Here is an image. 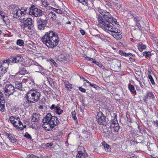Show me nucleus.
<instances>
[{"label": "nucleus", "mask_w": 158, "mask_h": 158, "mask_svg": "<svg viewBox=\"0 0 158 158\" xmlns=\"http://www.w3.org/2000/svg\"><path fill=\"white\" fill-rule=\"evenodd\" d=\"M41 40L48 48H54L58 45L59 38L56 32L49 31L45 33L42 37Z\"/></svg>", "instance_id": "f257e3e1"}, {"label": "nucleus", "mask_w": 158, "mask_h": 158, "mask_svg": "<svg viewBox=\"0 0 158 158\" xmlns=\"http://www.w3.org/2000/svg\"><path fill=\"white\" fill-rule=\"evenodd\" d=\"M100 13L103 16V18L100 15H98L97 18L98 21L100 24V26L103 30H105L106 28L105 27L108 26L110 23H115L116 19H114L109 12L101 10Z\"/></svg>", "instance_id": "f03ea898"}, {"label": "nucleus", "mask_w": 158, "mask_h": 158, "mask_svg": "<svg viewBox=\"0 0 158 158\" xmlns=\"http://www.w3.org/2000/svg\"><path fill=\"white\" fill-rule=\"evenodd\" d=\"M42 125L44 128H46L44 125L46 124L48 125L51 128H53L57 126L59 123L58 118L55 116H52L50 113H48L43 119Z\"/></svg>", "instance_id": "7ed1b4c3"}, {"label": "nucleus", "mask_w": 158, "mask_h": 158, "mask_svg": "<svg viewBox=\"0 0 158 158\" xmlns=\"http://www.w3.org/2000/svg\"><path fill=\"white\" fill-rule=\"evenodd\" d=\"M12 8H12V14L15 18L19 19H24L23 16L27 13V10L28 8L22 7L20 9L18 7L15 6Z\"/></svg>", "instance_id": "20e7f679"}, {"label": "nucleus", "mask_w": 158, "mask_h": 158, "mask_svg": "<svg viewBox=\"0 0 158 158\" xmlns=\"http://www.w3.org/2000/svg\"><path fill=\"white\" fill-rule=\"evenodd\" d=\"M40 93L36 90H31L27 94L26 98L27 101L31 103H35L40 99Z\"/></svg>", "instance_id": "39448f33"}, {"label": "nucleus", "mask_w": 158, "mask_h": 158, "mask_svg": "<svg viewBox=\"0 0 158 158\" xmlns=\"http://www.w3.org/2000/svg\"><path fill=\"white\" fill-rule=\"evenodd\" d=\"M96 119L97 122L99 124L104 125L106 124V117L101 112H98Z\"/></svg>", "instance_id": "423d86ee"}, {"label": "nucleus", "mask_w": 158, "mask_h": 158, "mask_svg": "<svg viewBox=\"0 0 158 158\" xmlns=\"http://www.w3.org/2000/svg\"><path fill=\"white\" fill-rule=\"evenodd\" d=\"M15 88L11 84H7L4 89L5 94L7 96L12 95L15 92Z\"/></svg>", "instance_id": "0eeeda50"}, {"label": "nucleus", "mask_w": 158, "mask_h": 158, "mask_svg": "<svg viewBox=\"0 0 158 158\" xmlns=\"http://www.w3.org/2000/svg\"><path fill=\"white\" fill-rule=\"evenodd\" d=\"M117 22L116 21L115 23H110L109 24H108V26H107L106 27H106L105 30L111 32L112 34H115L117 33H120V30L119 29L115 27L112 25H114V24H117Z\"/></svg>", "instance_id": "6e6552de"}, {"label": "nucleus", "mask_w": 158, "mask_h": 158, "mask_svg": "<svg viewBox=\"0 0 158 158\" xmlns=\"http://www.w3.org/2000/svg\"><path fill=\"white\" fill-rule=\"evenodd\" d=\"M111 129L114 132H118L119 129V126L116 118L112 119L110 123Z\"/></svg>", "instance_id": "1a4fd4ad"}, {"label": "nucleus", "mask_w": 158, "mask_h": 158, "mask_svg": "<svg viewBox=\"0 0 158 158\" xmlns=\"http://www.w3.org/2000/svg\"><path fill=\"white\" fill-rule=\"evenodd\" d=\"M31 13L32 15L35 17L42 16L44 14L43 12L40 9L37 8H35L32 10Z\"/></svg>", "instance_id": "9d476101"}, {"label": "nucleus", "mask_w": 158, "mask_h": 158, "mask_svg": "<svg viewBox=\"0 0 158 158\" xmlns=\"http://www.w3.org/2000/svg\"><path fill=\"white\" fill-rule=\"evenodd\" d=\"M5 101L4 99L3 94L0 91V110L3 112L5 109Z\"/></svg>", "instance_id": "9b49d317"}, {"label": "nucleus", "mask_w": 158, "mask_h": 158, "mask_svg": "<svg viewBox=\"0 0 158 158\" xmlns=\"http://www.w3.org/2000/svg\"><path fill=\"white\" fill-rule=\"evenodd\" d=\"M81 150H84V152H79L76 155V158H87L88 156V155L84 150V148L81 146L80 147Z\"/></svg>", "instance_id": "f8f14e48"}, {"label": "nucleus", "mask_w": 158, "mask_h": 158, "mask_svg": "<svg viewBox=\"0 0 158 158\" xmlns=\"http://www.w3.org/2000/svg\"><path fill=\"white\" fill-rule=\"evenodd\" d=\"M23 59L21 56H13L11 57L9 61L15 63L21 62Z\"/></svg>", "instance_id": "ddd939ff"}, {"label": "nucleus", "mask_w": 158, "mask_h": 158, "mask_svg": "<svg viewBox=\"0 0 158 158\" xmlns=\"http://www.w3.org/2000/svg\"><path fill=\"white\" fill-rule=\"evenodd\" d=\"M50 109L55 112L58 114L60 115L63 112V110H61L60 107L57 106H56L54 104H52L50 107Z\"/></svg>", "instance_id": "4468645a"}, {"label": "nucleus", "mask_w": 158, "mask_h": 158, "mask_svg": "<svg viewBox=\"0 0 158 158\" xmlns=\"http://www.w3.org/2000/svg\"><path fill=\"white\" fill-rule=\"evenodd\" d=\"M9 63V61L8 60H3L2 63L0 64V67L2 68L3 70H6L8 68Z\"/></svg>", "instance_id": "2eb2a0df"}, {"label": "nucleus", "mask_w": 158, "mask_h": 158, "mask_svg": "<svg viewBox=\"0 0 158 158\" xmlns=\"http://www.w3.org/2000/svg\"><path fill=\"white\" fill-rule=\"evenodd\" d=\"M21 28L25 32H29L32 31V26L22 24Z\"/></svg>", "instance_id": "dca6fc26"}, {"label": "nucleus", "mask_w": 158, "mask_h": 158, "mask_svg": "<svg viewBox=\"0 0 158 158\" xmlns=\"http://www.w3.org/2000/svg\"><path fill=\"white\" fill-rule=\"evenodd\" d=\"M48 17L49 18L52 19V21H54L55 22L58 21L56 14L52 12H50L48 14Z\"/></svg>", "instance_id": "f3484780"}, {"label": "nucleus", "mask_w": 158, "mask_h": 158, "mask_svg": "<svg viewBox=\"0 0 158 158\" xmlns=\"http://www.w3.org/2000/svg\"><path fill=\"white\" fill-rule=\"evenodd\" d=\"M32 119L34 122H39L40 120V115L38 114L34 113L32 116Z\"/></svg>", "instance_id": "a211bd4d"}, {"label": "nucleus", "mask_w": 158, "mask_h": 158, "mask_svg": "<svg viewBox=\"0 0 158 158\" xmlns=\"http://www.w3.org/2000/svg\"><path fill=\"white\" fill-rule=\"evenodd\" d=\"M64 87L67 90L71 91L72 89L73 85L68 81H64Z\"/></svg>", "instance_id": "6ab92c4d"}, {"label": "nucleus", "mask_w": 158, "mask_h": 158, "mask_svg": "<svg viewBox=\"0 0 158 158\" xmlns=\"http://www.w3.org/2000/svg\"><path fill=\"white\" fill-rule=\"evenodd\" d=\"M33 23V20L30 18H28L24 21L22 24L32 26Z\"/></svg>", "instance_id": "aec40b11"}, {"label": "nucleus", "mask_w": 158, "mask_h": 158, "mask_svg": "<svg viewBox=\"0 0 158 158\" xmlns=\"http://www.w3.org/2000/svg\"><path fill=\"white\" fill-rule=\"evenodd\" d=\"M154 97V95L152 93L148 92L146 95L143 97V99L146 101L148 98L151 99L153 98Z\"/></svg>", "instance_id": "412c9836"}, {"label": "nucleus", "mask_w": 158, "mask_h": 158, "mask_svg": "<svg viewBox=\"0 0 158 158\" xmlns=\"http://www.w3.org/2000/svg\"><path fill=\"white\" fill-rule=\"evenodd\" d=\"M13 124L15 127H16L19 125V126H21L22 124V123L20 121L19 118V117H17L15 119V121L13 123Z\"/></svg>", "instance_id": "4be33fe9"}, {"label": "nucleus", "mask_w": 158, "mask_h": 158, "mask_svg": "<svg viewBox=\"0 0 158 158\" xmlns=\"http://www.w3.org/2000/svg\"><path fill=\"white\" fill-rule=\"evenodd\" d=\"M7 138L12 142L13 143H15L16 142L17 139L13 137L10 134L7 133L6 134Z\"/></svg>", "instance_id": "5701e85b"}, {"label": "nucleus", "mask_w": 158, "mask_h": 158, "mask_svg": "<svg viewBox=\"0 0 158 158\" xmlns=\"http://www.w3.org/2000/svg\"><path fill=\"white\" fill-rule=\"evenodd\" d=\"M14 87L15 89H17L19 90H21L22 89V83L19 81H16L15 82V86Z\"/></svg>", "instance_id": "b1692460"}, {"label": "nucleus", "mask_w": 158, "mask_h": 158, "mask_svg": "<svg viewBox=\"0 0 158 158\" xmlns=\"http://www.w3.org/2000/svg\"><path fill=\"white\" fill-rule=\"evenodd\" d=\"M102 144L105 150L107 152H109L110 149V146L106 143L105 142H103L102 143Z\"/></svg>", "instance_id": "393cba45"}, {"label": "nucleus", "mask_w": 158, "mask_h": 158, "mask_svg": "<svg viewBox=\"0 0 158 158\" xmlns=\"http://www.w3.org/2000/svg\"><path fill=\"white\" fill-rule=\"evenodd\" d=\"M112 35L114 38L117 40L121 39L122 38V36L120 34V33H117L115 34H113Z\"/></svg>", "instance_id": "a878e982"}, {"label": "nucleus", "mask_w": 158, "mask_h": 158, "mask_svg": "<svg viewBox=\"0 0 158 158\" xmlns=\"http://www.w3.org/2000/svg\"><path fill=\"white\" fill-rule=\"evenodd\" d=\"M138 131L141 134H143L146 133V131L142 127L138 126Z\"/></svg>", "instance_id": "bb28decb"}, {"label": "nucleus", "mask_w": 158, "mask_h": 158, "mask_svg": "<svg viewBox=\"0 0 158 158\" xmlns=\"http://www.w3.org/2000/svg\"><path fill=\"white\" fill-rule=\"evenodd\" d=\"M3 69L2 68L0 67V79L2 78L3 76L6 72V70Z\"/></svg>", "instance_id": "cd10ccee"}, {"label": "nucleus", "mask_w": 158, "mask_h": 158, "mask_svg": "<svg viewBox=\"0 0 158 158\" xmlns=\"http://www.w3.org/2000/svg\"><path fill=\"white\" fill-rule=\"evenodd\" d=\"M128 88L130 91L131 92L134 93L136 92L135 87L132 85L129 84L128 85Z\"/></svg>", "instance_id": "c85d7f7f"}, {"label": "nucleus", "mask_w": 158, "mask_h": 158, "mask_svg": "<svg viewBox=\"0 0 158 158\" xmlns=\"http://www.w3.org/2000/svg\"><path fill=\"white\" fill-rule=\"evenodd\" d=\"M38 23H40L41 24H43L44 25H45L47 23L48 21L46 19L44 20L41 18H40L38 19Z\"/></svg>", "instance_id": "c756f323"}, {"label": "nucleus", "mask_w": 158, "mask_h": 158, "mask_svg": "<svg viewBox=\"0 0 158 158\" xmlns=\"http://www.w3.org/2000/svg\"><path fill=\"white\" fill-rule=\"evenodd\" d=\"M139 50L140 52H142L143 49H145L146 48L145 45L142 44H139L138 46Z\"/></svg>", "instance_id": "7c9ffc66"}, {"label": "nucleus", "mask_w": 158, "mask_h": 158, "mask_svg": "<svg viewBox=\"0 0 158 158\" xmlns=\"http://www.w3.org/2000/svg\"><path fill=\"white\" fill-rule=\"evenodd\" d=\"M17 44L20 46H23L24 44L23 40H18L16 42Z\"/></svg>", "instance_id": "2f4dec72"}, {"label": "nucleus", "mask_w": 158, "mask_h": 158, "mask_svg": "<svg viewBox=\"0 0 158 158\" xmlns=\"http://www.w3.org/2000/svg\"><path fill=\"white\" fill-rule=\"evenodd\" d=\"M45 25L40 23H38V28L39 29L42 30L44 29Z\"/></svg>", "instance_id": "473e14b6"}, {"label": "nucleus", "mask_w": 158, "mask_h": 158, "mask_svg": "<svg viewBox=\"0 0 158 158\" xmlns=\"http://www.w3.org/2000/svg\"><path fill=\"white\" fill-rule=\"evenodd\" d=\"M76 113L75 111H73L72 112V116L74 120L77 121V118L76 117Z\"/></svg>", "instance_id": "72a5a7b5"}, {"label": "nucleus", "mask_w": 158, "mask_h": 158, "mask_svg": "<svg viewBox=\"0 0 158 158\" xmlns=\"http://www.w3.org/2000/svg\"><path fill=\"white\" fill-rule=\"evenodd\" d=\"M24 136L26 138L29 139H32V137L31 135L28 132H26L24 135Z\"/></svg>", "instance_id": "f704fd0d"}, {"label": "nucleus", "mask_w": 158, "mask_h": 158, "mask_svg": "<svg viewBox=\"0 0 158 158\" xmlns=\"http://www.w3.org/2000/svg\"><path fill=\"white\" fill-rule=\"evenodd\" d=\"M92 62L96 64L100 68H102L103 66L102 64L101 63H99L95 60H93V61H92Z\"/></svg>", "instance_id": "c9c22d12"}, {"label": "nucleus", "mask_w": 158, "mask_h": 158, "mask_svg": "<svg viewBox=\"0 0 158 158\" xmlns=\"http://www.w3.org/2000/svg\"><path fill=\"white\" fill-rule=\"evenodd\" d=\"M26 125H23L22 123L21 126H19V125L17 127H17L18 129L20 130H22L24 128H26Z\"/></svg>", "instance_id": "e433bc0d"}, {"label": "nucleus", "mask_w": 158, "mask_h": 158, "mask_svg": "<svg viewBox=\"0 0 158 158\" xmlns=\"http://www.w3.org/2000/svg\"><path fill=\"white\" fill-rule=\"evenodd\" d=\"M148 78L150 79L151 83L152 85H154L155 82L152 76L151 75H148Z\"/></svg>", "instance_id": "4c0bfd02"}, {"label": "nucleus", "mask_w": 158, "mask_h": 158, "mask_svg": "<svg viewBox=\"0 0 158 158\" xmlns=\"http://www.w3.org/2000/svg\"><path fill=\"white\" fill-rule=\"evenodd\" d=\"M0 15L2 16V19L5 22H6V18H7L3 14V12L0 11Z\"/></svg>", "instance_id": "58836bf2"}, {"label": "nucleus", "mask_w": 158, "mask_h": 158, "mask_svg": "<svg viewBox=\"0 0 158 158\" xmlns=\"http://www.w3.org/2000/svg\"><path fill=\"white\" fill-rule=\"evenodd\" d=\"M43 68L40 65H38L36 66V68H35V70L37 71V72H39L38 70L41 71L42 70Z\"/></svg>", "instance_id": "ea45409f"}, {"label": "nucleus", "mask_w": 158, "mask_h": 158, "mask_svg": "<svg viewBox=\"0 0 158 158\" xmlns=\"http://www.w3.org/2000/svg\"><path fill=\"white\" fill-rule=\"evenodd\" d=\"M151 53L150 52H143V56H149V55H150Z\"/></svg>", "instance_id": "a19ab883"}, {"label": "nucleus", "mask_w": 158, "mask_h": 158, "mask_svg": "<svg viewBox=\"0 0 158 158\" xmlns=\"http://www.w3.org/2000/svg\"><path fill=\"white\" fill-rule=\"evenodd\" d=\"M119 53L122 56H125L127 55V53L122 50L119 51Z\"/></svg>", "instance_id": "79ce46f5"}, {"label": "nucleus", "mask_w": 158, "mask_h": 158, "mask_svg": "<svg viewBox=\"0 0 158 158\" xmlns=\"http://www.w3.org/2000/svg\"><path fill=\"white\" fill-rule=\"evenodd\" d=\"M16 118H14L13 116H11L10 118V120L12 123H13L15 121Z\"/></svg>", "instance_id": "37998d69"}, {"label": "nucleus", "mask_w": 158, "mask_h": 158, "mask_svg": "<svg viewBox=\"0 0 158 158\" xmlns=\"http://www.w3.org/2000/svg\"><path fill=\"white\" fill-rule=\"evenodd\" d=\"M79 90L82 92L85 93L86 91V90L85 89L82 88L81 87H80L79 88Z\"/></svg>", "instance_id": "c03bdc74"}, {"label": "nucleus", "mask_w": 158, "mask_h": 158, "mask_svg": "<svg viewBox=\"0 0 158 158\" xmlns=\"http://www.w3.org/2000/svg\"><path fill=\"white\" fill-rule=\"evenodd\" d=\"M152 122L154 126H155L156 127H158V121H153Z\"/></svg>", "instance_id": "a18cd8bd"}, {"label": "nucleus", "mask_w": 158, "mask_h": 158, "mask_svg": "<svg viewBox=\"0 0 158 158\" xmlns=\"http://www.w3.org/2000/svg\"><path fill=\"white\" fill-rule=\"evenodd\" d=\"M50 60V62L51 63H52L55 66H57V64L53 59H51Z\"/></svg>", "instance_id": "49530a36"}, {"label": "nucleus", "mask_w": 158, "mask_h": 158, "mask_svg": "<svg viewBox=\"0 0 158 158\" xmlns=\"http://www.w3.org/2000/svg\"><path fill=\"white\" fill-rule=\"evenodd\" d=\"M30 158H39V157L33 154L31 155L30 156Z\"/></svg>", "instance_id": "de8ad7c7"}, {"label": "nucleus", "mask_w": 158, "mask_h": 158, "mask_svg": "<svg viewBox=\"0 0 158 158\" xmlns=\"http://www.w3.org/2000/svg\"><path fill=\"white\" fill-rule=\"evenodd\" d=\"M106 5L107 6L109 7H110L111 6V3L109 2L106 1L105 2Z\"/></svg>", "instance_id": "09e8293b"}, {"label": "nucleus", "mask_w": 158, "mask_h": 158, "mask_svg": "<svg viewBox=\"0 0 158 158\" xmlns=\"http://www.w3.org/2000/svg\"><path fill=\"white\" fill-rule=\"evenodd\" d=\"M29 81V79L28 78H23L22 80V81L24 82H27Z\"/></svg>", "instance_id": "8fccbe9b"}, {"label": "nucleus", "mask_w": 158, "mask_h": 158, "mask_svg": "<svg viewBox=\"0 0 158 158\" xmlns=\"http://www.w3.org/2000/svg\"><path fill=\"white\" fill-rule=\"evenodd\" d=\"M86 59L87 60H90V61H92V60L93 61V60H94L93 58H89V57H86Z\"/></svg>", "instance_id": "3c124183"}, {"label": "nucleus", "mask_w": 158, "mask_h": 158, "mask_svg": "<svg viewBox=\"0 0 158 158\" xmlns=\"http://www.w3.org/2000/svg\"><path fill=\"white\" fill-rule=\"evenodd\" d=\"M56 13L59 14H61L62 13V11L61 10L57 9Z\"/></svg>", "instance_id": "603ef678"}, {"label": "nucleus", "mask_w": 158, "mask_h": 158, "mask_svg": "<svg viewBox=\"0 0 158 158\" xmlns=\"http://www.w3.org/2000/svg\"><path fill=\"white\" fill-rule=\"evenodd\" d=\"M80 31L82 35H84L85 34V32L84 30L81 29L80 30Z\"/></svg>", "instance_id": "864d4df0"}, {"label": "nucleus", "mask_w": 158, "mask_h": 158, "mask_svg": "<svg viewBox=\"0 0 158 158\" xmlns=\"http://www.w3.org/2000/svg\"><path fill=\"white\" fill-rule=\"evenodd\" d=\"M90 85L95 88H96L97 86L96 85L94 84L91 83V85Z\"/></svg>", "instance_id": "5fc2aeb1"}, {"label": "nucleus", "mask_w": 158, "mask_h": 158, "mask_svg": "<svg viewBox=\"0 0 158 158\" xmlns=\"http://www.w3.org/2000/svg\"><path fill=\"white\" fill-rule=\"evenodd\" d=\"M52 145V143H48L46 144V146L47 147H49Z\"/></svg>", "instance_id": "6e6d98bb"}, {"label": "nucleus", "mask_w": 158, "mask_h": 158, "mask_svg": "<svg viewBox=\"0 0 158 158\" xmlns=\"http://www.w3.org/2000/svg\"><path fill=\"white\" fill-rule=\"evenodd\" d=\"M3 141V139L1 138H0V146H2V142Z\"/></svg>", "instance_id": "4d7b16f0"}, {"label": "nucleus", "mask_w": 158, "mask_h": 158, "mask_svg": "<svg viewBox=\"0 0 158 158\" xmlns=\"http://www.w3.org/2000/svg\"><path fill=\"white\" fill-rule=\"evenodd\" d=\"M116 6H117V8H118V9H119L120 7H121V5L120 4L117 3L116 4Z\"/></svg>", "instance_id": "13d9d810"}, {"label": "nucleus", "mask_w": 158, "mask_h": 158, "mask_svg": "<svg viewBox=\"0 0 158 158\" xmlns=\"http://www.w3.org/2000/svg\"><path fill=\"white\" fill-rule=\"evenodd\" d=\"M132 56V54L130 53H127L126 55V56Z\"/></svg>", "instance_id": "bf43d9fd"}, {"label": "nucleus", "mask_w": 158, "mask_h": 158, "mask_svg": "<svg viewBox=\"0 0 158 158\" xmlns=\"http://www.w3.org/2000/svg\"><path fill=\"white\" fill-rule=\"evenodd\" d=\"M52 11L56 12L57 9L52 7Z\"/></svg>", "instance_id": "052dcab7"}, {"label": "nucleus", "mask_w": 158, "mask_h": 158, "mask_svg": "<svg viewBox=\"0 0 158 158\" xmlns=\"http://www.w3.org/2000/svg\"><path fill=\"white\" fill-rule=\"evenodd\" d=\"M135 78H136V79L138 81V82H139V78L136 77H135Z\"/></svg>", "instance_id": "680f3d73"}, {"label": "nucleus", "mask_w": 158, "mask_h": 158, "mask_svg": "<svg viewBox=\"0 0 158 158\" xmlns=\"http://www.w3.org/2000/svg\"><path fill=\"white\" fill-rule=\"evenodd\" d=\"M66 23L68 24H70L71 23V22L70 21H68Z\"/></svg>", "instance_id": "e2e57ef3"}, {"label": "nucleus", "mask_w": 158, "mask_h": 158, "mask_svg": "<svg viewBox=\"0 0 158 158\" xmlns=\"http://www.w3.org/2000/svg\"><path fill=\"white\" fill-rule=\"evenodd\" d=\"M139 84H140V86H141V87H142V83H141V81H139Z\"/></svg>", "instance_id": "0e129e2a"}, {"label": "nucleus", "mask_w": 158, "mask_h": 158, "mask_svg": "<svg viewBox=\"0 0 158 158\" xmlns=\"http://www.w3.org/2000/svg\"><path fill=\"white\" fill-rule=\"evenodd\" d=\"M87 83L88 84H89V85H91V83L90 82H89V81H88V82H87Z\"/></svg>", "instance_id": "69168bd1"}, {"label": "nucleus", "mask_w": 158, "mask_h": 158, "mask_svg": "<svg viewBox=\"0 0 158 158\" xmlns=\"http://www.w3.org/2000/svg\"><path fill=\"white\" fill-rule=\"evenodd\" d=\"M87 83L88 84H89V85H91V83L90 82H89V81H88V82H87Z\"/></svg>", "instance_id": "338daca9"}, {"label": "nucleus", "mask_w": 158, "mask_h": 158, "mask_svg": "<svg viewBox=\"0 0 158 158\" xmlns=\"http://www.w3.org/2000/svg\"><path fill=\"white\" fill-rule=\"evenodd\" d=\"M82 79H83V80H84V81H85V78L84 77H82Z\"/></svg>", "instance_id": "774afa93"}]
</instances>
